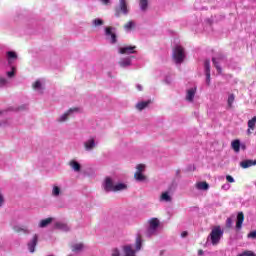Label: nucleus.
Instances as JSON below:
<instances>
[{"instance_id":"nucleus-1","label":"nucleus","mask_w":256,"mask_h":256,"mask_svg":"<svg viewBox=\"0 0 256 256\" xmlns=\"http://www.w3.org/2000/svg\"><path fill=\"white\" fill-rule=\"evenodd\" d=\"M141 247H143V239H141V236H138L135 242V250L131 245H124L122 246V251L124 256H136L135 253L141 251Z\"/></svg>"},{"instance_id":"nucleus-2","label":"nucleus","mask_w":256,"mask_h":256,"mask_svg":"<svg viewBox=\"0 0 256 256\" xmlns=\"http://www.w3.org/2000/svg\"><path fill=\"white\" fill-rule=\"evenodd\" d=\"M159 219L151 218L148 220V228L146 229L145 235L147 237H155L159 233Z\"/></svg>"},{"instance_id":"nucleus-3","label":"nucleus","mask_w":256,"mask_h":256,"mask_svg":"<svg viewBox=\"0 0 256 256\" xmlns=\"http://www.w3.org/2000/svg\"><path fill=\"white\" fill-rule=\"evenodd\" d=\"M172 59L176 65H181L185 61V49L179 45L175 46L172 52Z\"/></svg>"},{"instance_id":"nucleus-4","label":"nucleus","mask_w":256,"mask_h":256,"mask_svg":"<svg viewBox=\"0 0 256 256\" xmlns=\"http://www.w3.org/2000/svg\"><path fill=\"white\" fill-rule=\"evenodd\" d=\"M222 237L223 230H221V227L218 226L212 229L210 235L207 238V241H211L212 245H219Z\"/></svg>"},{"instance_id":"nucleus-5","label":"nucleus","mask_w":256,"mask_h":256,"mask_svg":"<svg viewBox=\"0 0 256 256\" xmlns=\"http://www.w3.org/2000/svg\"><path fill=\"white\" fill-rule=\"evenodd\" d=\"M81 108L79 107H74V108H70L68 109L65 113L61 114L57 119V123H65L66 121H69V117H71V115H75V113H80Z\"/></svg>"},{"instance_id":"nucleus-6","label":"nucleus","mask_w":256,"mask_h":256,"mask_svg":"<svg viewBox=\"0 0 256 256\" xmlns=\"http://www.w3.org/2000/svg\"><path fill=\"white\" fill-rule=\"evenodd\" d=\"M105 37L109 43H111L112 45H115V43H117V34L115 33V28L114 27H106L105 28Z\"/></svg>"},{"instance_id":"nucleus-7","label":"nucleus","mask_w":256,"mask_h":256,"mask_svg":"<svg viewBox=\"0 0 256 256\" xmlns=\"http://www.w3.org/2000/svg\"><path fill=\"white\" fill-rule=\"evenodd\" d=\"M84 149L85 151H87L88 153H91V151H93V149H95L97 147V145H99V142L97 141V139L93 136H90L84 143Z\"/></svg>"},{"instance_id":"nucleus-8","label":"nucleus","mask_w":256,"mask_h":256,"mask_svg":"<svg viewBox=\"0 0 256 256\" xmlns=\"http://www.w3.org/2000/svg\"><path fill=\"white\" fill-rule=\"evenodd\" d=\"M121 13L123 15H128L129 14V9L127 8V1L126 0H119V7L116 8V17H121Z\"/></svg>"},{"instance_id":"nucleus-9","label":"nucleus","mask_w":256,"mask_h":256,"mask_svg":"<svg viewBox=\"0 0 256 256\" xmlns=\"http://www.w3.org/2000/svg\"><path fill=\"white\" fill-rule=\"evenodd\" d=\"M102 187L106 193L114 192L115 185L113 184V179L111 177H106Z\"/></svg>"},{"instance_id":"nucleus-10","label":"nucleus","mask_w":256,"mask_h":256,"mask_svg":"<svg viewBox=\"0 0 256 256\" xmlns=\"http://www.w3.org/2000/svg\"><path fill=\"white\" fill-rule=\"evenodd\" d=\"M137 49V46H124L119 48L118 53H120V55H133V53H137V51H135Z\"/></svg>"},{"instance_id":"nucleus-11","label":"nucleus","mask_w":256,"mask_h":256,"mask_svg":"<svg viewBox=\"0 0 256 256\" xmlns=\"http://www.w3.org/2000/svg\"><path fill=\"white\" fill-rule=\"evenodd\" d=\"M204 67L206 71V84L211 85V62L209 60H205Z\"/></svg>"},{"instance_id":"nucleus-12","label":"nucleus","mask_w":256,"mask_h":256,"mask_svg":"<svg viewBox=\"0 0 256 256\" xmlns=\"http://www.w3.org/2000/svg\"><path fill=\"white\" fill-rule=\"evenodd\" d=\"M38 241H39V236L35 234L33 238L28 242L27 247L30 253H33L35 251V247H37Z\"/></svg>"},{"instance_id":"nucleus-13","label":"nucleus","mask_w":256,"mask_h":256,"mask_svg":"<svg viewBox=\"0 0 256 256\" xmlns=\"http://www.w3.org/2000/svg\"><path fill=\"white\" fill-rule=\"evenodd\" d=\"M223 61H225V57H223L222 55L212 58V63L214 64V67H216L218 73H221L222 71L221 66H219V63Z\"/></svg>"},{"instance_id":"nucleus-14","label":"nucleus","mask_w":256,"mask_h":256,"mask_svg":"<svg viewBox=\"0 0 256 256\" xmlns=\"http://www.w3.org/2000/svg\"><path fill=\"white\" fill-rule=\"evenodd\" d=\"M55 229H59L60 231H64L65 233L71 231V226L64 222H56Z\"/></svg>"},{"instance_id":"nucleus-15","label":"nucleus","mask_w":256,"mask_h":256,"mask_svg":"<svg viewBox=\"0 0 256 256\" xmlns=\"http://www.w3.org/2000/svg\"><path fill=\"white\" fill-rule=\"evenodd\" d=\"M195 93H197V88L188 89L186 93V101L193 103V99H195Z\"/></svg>"},{"instance_id":"nucleus-16","label":"nucleus","mask_w":256,"mask_h":256,"mask_svg":"<svg viewBox=\"0 0 256 256\" xmlns=\"http://www.w3.org/2000/svg\"><path fill=\"white\" fill-rule=\"evenodd\" d=\"M133 59V56H130V57H126V58H122L120 61H119V65L120 67H131V60Z\"/></svg>"},{"instance_id":"nucleus-17","label":"nucleus","mask_w":256,"mask_h":256,"mask_svg":"<svg viewBox=\"0 0 256 256\" xmlns=\"http://www.w3.org/2000/svg\"><path fill=\"white\" fill-rule=\"evenodd\" d=\"M160 201L164 203H171L173 201V198L171 197V193L169 192H163L160 196Z\"/></svg>"},{"instance_id":"nucleus-18","label":"nucleus","mask_w":256,"mask_h":256,"mask_svg":"<svg viewBox=\"0 0 256 256\" xmlns=\"http://www.w3.org/2000/svg\"><path fill=\"white\" fill-rule=\"evenodd\" d=\"M69 166L73 171H75V173H79L81 171V164L76 160H71L69 162Z\"/></svg>"},{"instance_id":"nucleus-19","label":"nucleus","mask_w":256,"mask_h":256,"mask_svg":"<svg viewBox=\"0 0 256 256\" xmlns=\"http://www.w3.org/2000/svg\"><path fill=\"white\" fill-rule=\"evenodd\" d=\"M243 221H245V215L243 212H239L237 215L236 229H241V227H243Z\"/></svg>"},{"instance_id":"nucleus-20","label":"nucleus","mask_w":256,"mask_h":256,"mask_svg":"<svg viewBox=\"0 0 256 256\" xmlns=\"http://www.w3.org/2000/svg\"><path fill=\"white\" fill-rule=\"evenodd\" d=\"M149 105H151V100L138 102L136 104V109H138V111H143V109H147V107H149Z\"/></svg>"},{"instance_id":"nucleus-21","label":"nucleus","mask_w":256,"mask_h":256,"mask_svg":"<svg viewBox=\"0 0 256 256\" xmlns=\"http://www.w3.org/2000/svg\"><path fill=\"white\" fill-rule=\"evenodd\" d=\"M33 90L38 91V93H43V83L41 80H36L33 84Z\"/></svg>"},{"instance_id":"nucleus-22","label":"nucleus","mask_w":256,"mask_h":256,"mask_svg":"<svg viewBox=\"0 0 256 256\" xmlns=\"http://www.w3.org/2000/svg\"><path fill=\"white\" fill-rule=\"evenodd\" d=\"M253 165H255V161L253 160H244L240 162V167H242V169H249V167H253Z\"/></svg>"},{"instance_id":"nucleus-23","label":"nucleus","mask_w":256,"mask_h":256,"mask_svg":"<svg viewBox=\"0 0 256 256\" xmlns=\"http://www.w3.org/2000/svg\"><path fill=\"white\" fill-rule=\"evenodd\" d=\"M134 179L139 183H143V181H147V176L141 172H135Z\"/></svg>"},{"instance_id":"nucleus-24","label":"nucleus","mask_w":256,"mask_h":256,"mask_svg":"<svg viewBox=\"0 0 256 256\" xmlns=\"http://www.w3.org/2000/svg\"><path fill=\"white\" fill-rule=\"evenodd\" d=\"M6 55H7L9 65H12L13 61H15V59H17V53H15L13 51H8L6 53Z\"/></svg>"},{"instance_id":"nucleus-25","label":"nucleus","mask_w":256,"mask_h":256,"mask_svg":"<svg viewBox=\"0 0 256 256\" xmlns=\"http://www.w3.org/2000/svg\"><path fill=\"white\" fill-rule=\"evenodd\" d=\"M60 195H63V191L61 190V187L54 185L52 187V197H60Z\"/></svg>"},{"instance_id":"nucleus-26","label":"nucleus","mask_w":256,"mask_h":256,"mask_svg":"<svg viewBox=\"0 0 256 256\" xmlns=\"http://www.w3.org/2000/svg\"><path fill=\"white\" fill-rule=\"evenodd\" d=\"M255 124H256V116H254L251 120L248 121V130L247 133L248 135H250L251 130L254 131L255 130Z\"/></svg>"},{"instance_id":"nucleus-27","label":"nucleus","mask_w":256,"mask_h":256,"mask_svg":"<svg viewBox=\"0 0 256 256\" xmlns=\"http://www.w3.org/2000/svg\"><path fill=\"white\" fill-rule=\"evenodd\" d=\"M231 147L235 151V153H239V151H241V141L239 140L232 141Z\"/></svg>"},{"instance_id":"nucleus-28","label":"nucleus","mask_w":256,"mask_h":256,"mask_svg":"<svg viewBox=\"0 0 256 256\" xmlns=\"http://www.w3.org/2000/svg\"><path fill=\"white\" fill-rule=\"evenodd\" d=\"M85 249V245L83 243L74 244L72 246V251L74 253H81Z\"/></svg>"},{"instance_id":"nucleus-29","label":"nucleus","mask_w":256,"mask_h":256,"mask_svg":"<svg viewBox=\"0 0 256 256\" xmlns=\"http://www.w3.org/2000/svg\"><path fill=\"white\" fill-rule=\"evenodd\" d=\"M52 222L53 218H46L44 220H41L38 226L40 227V229H44V227L51 225Z\"/></svg>"},{"instance_id":"nucleus-30","label":"nucleus","mask_w":256,"mask_h":256,"mask_svg":"<svg viewBox=\"0 0 256 256\" xmlns=\"http://www.w3.org/2000/svg\"><path fill=\"white\" fill-rule=\"evenodd\" d=\"M196 188L199 191H207L209 189V184L207 182H198Z\"/></svg>"},{"instance_id":"nucleus-31","label":"nucleus","mask_w":256,"mask_h":256,"mask_svg":"<svg viewBox=\"0 0 256 256\" xmlns=\"http://www.w3.org/2000/svg\"><path fill=\"white\" fill-rule=\"evenodd\" d=\"M125 190H127V184L118 183V184L114 185V192L113 193H117V191H125Z\"/></svg>"},{"instance_id":"nucleus-32","label":"nucleus","mask_w":256,"mask_h":256,"mask_svg":"<svg viewBox=\"0 0 256 256\" xmlns=\"http://www.w3.org/2000/svg\"><path fill=\"white\" fill-rule=\"evenodd\" d=\"M14 231L16 233H25L26 235H29V233H31V231H29V229H27L23 226H14Z\"/></svg>"},{"instance_id":"nucleus-33","label":"nucleus","mask_w":256,"mask_h":256,"mask_svg":"<svg viewBox=\"0 0 256 256\" xmlns=\"http://www.w3.org/2000/svg\"><path fill=\"white\" fill-rule=\"evenodd\" d=\"M148 5H149L148 0H140V9H141V11H147Z\"/></svg>"},{"instance_id":"nucleus-34","label":"nucleus","mask_w":256,"mask_h":256,"mask_svg":"<svg viewBox=\"0 0 256 256\" xmlns=\"http://www.w3.org/2000/svg\"><path fill=\"white\" fill-rule=\"evenodd\" d=\"M133 27H135V22H133V21H129L128 23H126L124 25V29L127 32L131 31L133 29Z\"/></svg>"},{"instance_id":"nucleus-35","label":"nucleus","mask_w":256,"mask_h":256,"mask_svg":"<svg viewBox=\"0 0 256 256\" xmlns=\"http://www.w3.org/2000/svg\"><path fill=\"white\" fill-rule=\"evenodd\" d=\"M92 25L93 27H101V25H103V20H101V18H96L92 20Z\"/></svg>"},{"instance_id":"nucleus-36","label":"nucleus","mask_w":256,"mask_h":256,"mask_svg":"<svg viewBox=\"0 0 256 256\" xmlns=\"http://www.w3.org/2000/svg\"><path fill=\"white\" fill-rule=\"evenodd\" d=\"M9 84V80L5 77H0V89H3V87H7Z\"/></svg>"},{"instance_id":"nucleus-37","label":"nucleus","mask_w":256,"mask_h":256,"mask_svg":"<svg viewBox=\"0 0 256 256\" xmlns=\"http://www.w3.org/2000/svg\"><path fill=\"white\" fill-rule=\"evenodd\" d=\"M235 102V95L234 94H230L228 96V107H233V103Z\"/></svg>"},{"instance_id":"nucleus-38","label":"nucleus","mask_w":256,"mask_h":256,"mask_svg":"<svg viewBox=\"0 0 256 256\" xmlns=\"http://www.w3.org/2000/svg\"><path fill=\"white\" fill-rule=\"evenodd\" d=\"M145 171V164H138L136 166V173H143Z\"/></svg>"},{"instance_id":"nucleus-39","label":"nucleus","mask_w":256,"mask_h":256,"mask_svg":"<svg viewBox=\"0 0 256 256\" xmlns=\"http://www.w3.org/2000/svg\"><path fill=\"white\" fill-rule=\"evenodd\" d=\"M166 85H171L173 83V78L171 76H166L164 79Z\"/></svg>"},{"instance_id":"nucleus-40","label":"nucleus","mask_w":256,"mask_h":256,"mask_svg":"<svg viewBox=\"0 0 256 256\" xmlns=\"http://www.w3.org/2000/svg\"><path fill=\"white\" fill-rule=\"evenodd\" d=\"M226 227L228 229H231L233 227V219L227 218V220H226Z\"/></svg>"},{"instance_id":"nucleus-41","label":"nucleus","mask_w":256,"mask_h":256,"mask_svg":"<svg viewBox=\"0 0 256 256\" xmlns=\"http://www.w3.org/2000/svg\"><path fill=\"white\" fill-rule=\"evenodd\" d=\"M111 256H121V251H119V248L112 249Z\"/></svg>"},{"instance_id":"nucleus-42","label":"nucleus","mask_w":256,"mask_h":256,"mask_svg":"<svg viewBox=\"0 0 256 256\" xmlns=\"http://www.w3.org/2000/svg\"><path fill=\"white\" fill-rule=\"evenodd\" d=\"M248 239H256V230L250 232L248 235H247Z\"/></svg>"},{"instance_id":"nucleus-43","label":"nucleus","mask_w":256,"mask_h":256,"mask_svg":"<svg viewBox=\"0 0 256 256\" xmlns=\"http://www.w3.org/2000/svg\"><path fill=\"white\" fill-rule=\"evenodd\" d=\"M226 180L228 181V183H235V178H233V176L231 175H227Z\"/></svg>"},{"instance_id":"nucleus-44","label":"nucleus","mask_w":256,"mask_h":256,"mask_svg":"<svg viewBox=\"0 0 256 256\" xmlns=\"http://www.w3.org/2000/svg\"><path fill=\"white\" fill-rule=\"evenodd\" d=\"M3 203H5V197L3 196V193H1L0 190V207H3Z\"/></svg>"},{"instance_id":"nucleus-45","label":"nucleus","mask_w":256,"mask_h":256,"mask_svg":"<svg viewBox=\"0 0 256 256\" xmlns=\"http://www.w3.org/2000/svg\"><path fill=\"white\" fill-rule=\"evenodd\" d=\"M7 77L11 78V77H15V72L14 71H9L6 73Z\"/></svg>"},{"instance_id":"nucleus-46","label":"nucleus","mask_w":256,"mask_h":256,"mask_svg":"<svg viewBox=\"0 0 256 256\" xmlns=\"http://www.w3.org/2000/svg\"><path fill=\"white\" fill-rule=\"evenodd\" d=\"M222 189H225V191H227V190L231 189V185H229V184H224V185L222 186Z\"/></svg>"},{"instance_id":"nucleus-47","label":"nucleus","mask_w":256,"mask_h":256,"mask_svg":"<svg viewBox=\"0 0 256 256\" xmlns=\"http://www.w3.org/2000/svg\"><path fill=\"white\" fill-rule=\"evenodd\" d=\"M188 235H189V233L187 231H184L181 233L182 239H185V237H187Z\"/></svg>"},{"instance_id":"nucleus-48","label":"nucleus","mask_w":256,"mask_h":256,"mask_svg":"<svg viewBox=\"0 0 256 256\" xmlns=\"http://www.w3.org/2000/svg\"><path fill=\"white\" fill-rule=\"evenodd\" d=\"M136 89H137L138 91H143V86H142L141 84H137V85H136Z\"/></svg>"},{"instance_id":"nucleus-49","label":"nucleus","mask_w":256,"mask_h":256,"mask_svg":"<svg viewBox=\"0 0 256 256\" xmlns=\"http://www.w3.org/2000/svg\"><path fill=\"white\" fill-rule=\"evenodd\" d=\"M101 2L103 3V5H109V3H111V0H101Z\"/></svg>"},{"instance_id":"nucleus-50","label":"nucleus","mask_w":256,"mask_h":256,"mask_svg":"<svg viewBox=\"0 0 256 256\" xmlns=\"http://www.w3.org/2000/svg\"><path fill=\"white\" fill-rule=\"evenodd\" d=\"M203 253H204L203 250L198 251V255H203Z\"/></svg>"},{"instance_id":"nucleus-51","label":"nucleus","mask_w":256,"mask_h":256,"mask_svg":"<svg viewBox=\"0 0 256 256\" xmlns=\"http://www.w3.org/2000/svg\"><path fill=\"white\" fill-rule=\"evenodd\" d=\"M241 149H245V144H240Z\"/></svg>"},{"instance_id":"nucleus-52","label":"nucleus","mask_w":256,"mask_h":256,"mask_svg":"<svg viewBox=\"0 0 256 256\" xmlns=\"http://www.w3.org/2000/svg\"><path fill=\"white\" fill-rule=\"evenodd\" d=\"M5 125V122H0V127H3Z\"/></svg>"},{"instance_id":"nucleus-53","label":"nucleus","mask_w":256,"mask_h":256,"mask_svg":"<svg viewBox=\"0 0 256 256\" xmlns=\"http://www.w3.org/2000/svg\"><path fill=\"white\" fill-rule=\"evenodd\" d=\"M254 163H255V165H256V160H254Z\"/></svg>"},{"instance_id":"nucleus-54","label":"nucleus","mask_w":256,"mask_h":256,"mask_svg":"<svg viewBox=\"0 0 256 256\" xmlns=\"http://www.w3.org/2000/svg\"><path fill=\"white\" fill-rule=\"evenodd\" d=\"M253 256H255V253H253Z\"/></svg>"}]
</instances>
